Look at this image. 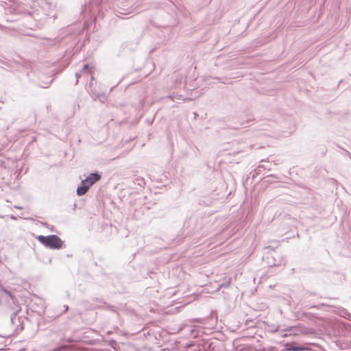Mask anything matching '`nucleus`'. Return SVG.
I'll list each match as a JSON object with an SVG mask.
<instances>
[{
    "label": "nucleus",
    "instance_id": "1",
    "mask_svg": "<svg viewBox=\"0 0 351 351\" xmlns=\"http://www.w3.org/2000/svg\"><path fill=\"white\" fill-rule=\"evenodd\" d=\"M37 239L44 245L50 248L60 249L63 245L62 240L54 234L47 237L40 235L37 237Z\"/></svg>",
    "mask_w": 351,
    "mask_h": 351
},
{
    "label": "nucleus",
    "instance_id": "2",
    "mask_svg": "<svg viewBox=\"0 0 351 351\" xmlns=\"http://www.w3.org/2000/svg\"><path fill=\"white\" fill-rule=\"evenodd\" d=\"M101 179L100 175L98 173H90L88 177L84 180V184H87L90 187L96 182Z\"/></svg>",
    "mask_w": 351,
    "mask_h": 351
},
{
    "label": "nucleus",
    "instance_id": "3",
    "mask_svg": "<svg viewBox=\"0 0 351 351\" xmlns=\"http://www.w3.org/2000/svg\"><path fill=\"white\" fill-rule=\"evenodd\" d=\"M90 186L87 184H84V181L82 180L81 185L77 189V194L78 195H83L87 192Z\"/></svg>",
    "mask_w": 351,
    "mask_h": 351
},
{
    "label": "nucleus",
    "instance_id": "4",
    "mask_svg": "<svg viewBox=\"0 0 351 351\" xmlns=\"http://www.w3.org/2000/svg\"><path fill=\"white\" fill-rule=\"evenodd\" d=\"M305 348H303V347H300V346H291V348H289V351H299V350H304Z\"/></svg>",
    "mask_w": 351,
    "mask_h": 351
}]
</instances>
